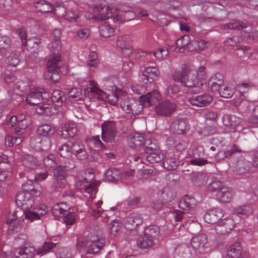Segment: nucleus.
Segmentation results:
<instances>
[{
    "label": "nucleus",
    "mask_w": 258,
    "mask_h": 258,
    "mask_svg": "<svg viewBox=\"0 0 258 258\" xmlns=\"http://www.w3.org/2000/svg\"><path fill=\"white\" fill-rule=\"evenodd\" d=\"M134 99L133 98H125L122 99L120 103V107L122 109L127 113H130L131 109L132 108V104H133Z\"/></svg>",
    "instance_id": "5fc2aeb1"
},
{
    "label": "nucleus",
    "mask_w": 258,
    "mask_h": 258,
    "mask_svg": "<svg viewBox=\"0 0 258 258\" xmlns=\"http://www.w3.org/2000/svg\"><path fill=\"white\" fill-rule=\"evenodd\" d=\"M189 41V37L188 35H184L176 40V45L179 48L180 52L182 53L186 49Z\"/></svg>",
    "instance_id": "09e8293b"
},
{
    "label": "nucleus",
    "mask_w": 258,
    "mask_h": 258,
    "mask_svg": "<svg viewBox=\"0 0 258 258\" xmlns=\"http://www.w3.org/2000/svg\"><path fill=\"white\" fill-rule=\"evenodd\" d=\"M249 167L248 163L246 161H239L236 164V171L240 174H242L248 172Z\"/></svg>",
    "instance_id": "13d9d810"
},
{
    "label": "nucleus",
    "mask_w": 258,
    "mask_h": 258,
    "mask_svg": "<svg viewBox=\"0 0 258 258\" xmlns=\"http://www.w3.org/2000/svg\"><path fill=\"white\" fill-rule=\"evenodd\" d=\"M101 138L104 142L110 145H115L120 141V137L117 132L102 133Z\"/></svg>",
    "instance_id": "c9c22d12"
},
{
    "label": "nucleus",
    "mask_w": 258,
    "mask_h": 258,
    "mask_svg": "<svg viewBox=\"0 0 258 258\" xmlns=\"http://www.w3.org/2000/svg\"><path fill=\"white\" fill-rule=\"evenodd\" d=\"M16 203L18 207H21L24 210L25 214L26 210H30L33 207L34 198L29 192L22 191L16 195Z\"/></svg>",
    "instance_id": "6e6552de"
},
{
    "label": "nucleus",
    "mask_w": 258,
    "mask_h": 258,
    "mask_svg": "<svg viewBox=\"0 0 258 258\" xmlns=\"http://www.w3.org/2000/svg\"><path fill=\"white\" fill-rule=\"evenodd\" d=\"M160 75V71L157 68L148 67L143 72L142 80L146 83L153 82L158 80Z\"/></svg>",
    "instance_id": "a211bd4d"
},
{
    "label": "nucleus",
    "mask_w": 258,
    "mask_h": 258,
    "mask_svg": "<svg viewBox=\"0 0 258 258\" xmlns=\"http://www.w3.org/2000/svg\"><path fill=\"white\" fill-rule=\"evenodd\" d=\"M145 139L144 136L140 133H136L133 134L130 138L128 139L127 142L128 145L132 148L140 147L143 145Z\"/></svg>",
    "instance_id": "f704fd0d"
},
{
    "label": "nucleus",
    "mask_w": 258,
    "mask_h": 258,
    "mask_svg": "<svg viewBox=\"0 0 258 258\" xmlns=\"http://www.w3.org/2000/svg\"><path fill=\"white\" fill-rule=\"evenodd\" d=\"M61 48L60 41H51L49 48L53 53L47 62V71L44 74L45 80L55 83L57 82L60 76L58 73V67L61 63L59 51Z\"/></svg>",
    "instance_id": "f03ea898"
},
{
    "label": "nucleus",
    "mask_w": 258,
    "mask_h": 258,
    "mask_svg": "<svg viewBox=\"0 0 258 258\" xmlns=\"http://www.w3.org/2000/svg\"><path fill=\"white\" fill-rule=\"evenodd\" d=\"M207 244V236L203 233L192 237L190 241L191 247L195 250H199L200 252H204V249L208 247Z\"/></svg>",
    "instance_id": "dca6fc26"
},
{
    "label": "nucleus",
    "mask_w": 258,
    "mask_h": 258,
    "mask_svg": "<svg viewBox=\"0 0 258 258\" xmlns=\"http://www.w3.org/2000/svg\"><path fill=\"white\" fill-rule=\"evenodd\" d=\"M138 246L142 249H150L154 245V240L144 234V236L137 240Z\"/></svg>",
    "instance_id": "a19ab883"
},
{
    "label": "nucleus",
    "mask_w": 258,
    "mask_h": 258,
    "mask_svg": "<svg viewBox=\"0 0 258 258\" xmlns=\"http://www.w3.org/2000/svg\"><path fill=\"white\" fill-rule=\"evenodd\" d=\"M235 225L234 220L232 218L227 217L219 222L215 230L218 234H226L231 231Z\"/></svg>",
    "instance_id": "4468645a"
},
{
    "label": "nucleus",
    "mask_w": 258,
    "mask_h": 258,
    "mask_svg": "<svg viewBox=\"0 0 258 258\" xmlns=\"http://www.w3.org/2000/svg\"><path fill=\"white\" fill-rule=\"evenodd\" d=\"M162 161L164 167L168 170H175L179 164L178 159L172 154H168Z\"/></svg>",
    "instance_id": "cd10ccee"
},
{
    "label": "nucleus",
    "mask_w": 258,
    "mask_h": 258,
    "mask_svg": "<svg viewBox=\"0 0 258 258\" xmlns=\"http://www.w3.org/2000/svg\"><path fill=\"white\" fill-rule=\"evenodd\" d=\"M89 93H91L92 97L96 98L99 100L106 101L113 106L116 105L119 98L118 92H114L111 94L108 95L105 92L98 88L94 85L87 87L85 90V95Z\"/></svg>",
    "instance_id": "20e7f679"
},
{
    "label": "nucleus",
    "mask_w": 258,
    "mask_h": 258,
    "mask_svg": "<svg viewBox=\"0 0 258 258\" xmlns=\"http://www.w3.org/2000/svg\"><path fill=\"white\" fill-rule=\"evenodd\" d=\"M35 248L32 244H25L23 247H19L15 250V258H33Z\"/></svg>",
    "instance_id": "f3484780"
},
{
    "label": "nucleus",
    "mask_w": 258,
    "mask_h": 258,
    "mask_svg": "<svg viewBox=\"0 0 258 258\" xmlns=\"http://www.w3.org/2000/svg\"><path fill=\"white\" fill-rule=\"evenodd\" d=\"M246 24H244L243 25H241L239 23L235 21H231L229 23L227 24L224 26L225 29H230L241 30L243 28H246Z\"/></svg>",
    "instance_id": "69168bd1"
},
{
    "label": "nucleus",
    "mask_w": 258,
    "mask_h": 258,
    "mask_svg": "<svg viewBox=\"0 0 258 258\" xmlns=\"http://www.w3.org/2000/svg\"><path fill=\"white\" fill-rule=\"evenodd\" d=\"M68 95L71 102H75L81 100L82 98V94L80 89L72 88L69 90Z\"/></svg>",
    "instance_id": "3c124183"
},
{
    "label": "nucleus",
    "mask_w": 258,
    "mask_h": 258,
    "mask_svg": "<svg viewBox=\"0 0 258 258\" xmlns=\"http://www.w3.org/2000/svg\"><path fill=\"white\" fill-rule=\"evenodd\" d=\"M222 216L221 209H214L206 212L204 215V220L209 224H214L218 222Z\"/></svg>",
    "instance_id": "5701e85b"
},
{
    "label": "nucleus",
    "mask_w": 258,
    "mask_h": 258,
    "mask_svg": "<svg viewBox=\"0 0 258 258\" xmlns=\"http://www.w3.org/2000/svg\"><path fill=\"white\" fill-rule=\"evenodd\" d=\"M233 195L232 189L229 187L224 186L221 190L217 191L216 196L221 202L227 203L231 201Z\"/></svg>",
    "instance_id": "7c9ffc66"
},
{
    "label": "nucleus",
    "mask_w": 258,
    "mask_h": 258,
    "mask_svg": "<svg viewBox=\"0 0 258 258\" xmlns=\"http://www.w3.org/2000/svg\"><path fill=\"white\" fill-rule=\"evenodd\" d=\"M17 33L21 40L22 45L26 46L28 48L37 49L43 42V40L38 37L27 39L26 31L23 28L17 29Z\"/></svg>",
    "instance_id": "0eeeda50"
},
{
    "label": "nucleus",
    "mask_w": 258,
    "mask_h": 258,
    "mask_svg": "<svg viewBox=\"0 0 258 258\" xmlns=\"http://www.w3.org/2000/svg\"><path fill=\"white\" fill-rule=\"evenodd\" d=\"M6 61L9 66H17L21 61L19 53L16 52L11 53L7 57Z\"/></svg>",
    "instance_id": "8fccbe9b"
},
{
    "label": "nucleus",
    "mask_w": 258,
    "mask_h": 258,
    "mask_svg": "<svg viewBox=\"0 0 258 258\" xmlns=\"http://www.w3.org/2000/svg\"><path fill=\"white\" fill-rule=\"evenodd\" d=\"M176 104L169 100L159 102L155 107L157 114L168 116L171 115L176 109Z\"/></svg>",
    "instance_id": "f8f14e48"
},
{
    "label": "nucleus",
    "mask_w": 258,
    "mask_h": 258,
    "mask_svg": "<svg viewBox=\"0 0 258 258\" xmlns=\"http://www.w3.org/2000/svg\"><path fill=\"white\" fill-rule=\"evenodd\" d=\"M52 102L57 103L61 105L66 100L64 93L59 90H55L53 91L51 96Z\"/></svg>",
    "instance_id": "a18cd8bd"
},
{
    "label": "nucleus",
    "mask_w": 258,
    "mask_h": 258,
    "mask_svg": "<svg viewBox=\"0 0 258 258\" xmlns=\"http://www.w3.org/2000/svg\"><path fill=\"white\" fill-rule=\"evenodd\" d=\"M37 108V111L38 113L46 116H51L55 113L54 111L55 110L54 107L48 104H45V103H42Z\"/></svg>",
    "instance_id": "c03bdc74"
},
{
    "label": "nucleus",
    "mask_w": 258,
    "mask_h": 258,
    "mask_svg": "<svg viewBox=\"0 0 258 258\" xmlns=\"http://www.w3.org/2000/svg\"><path fill=\"white\" fill-rule=\"evenodd\" d=\"M94 11L96 13L94 18L101 21L107 20L112 16L110 7L105 5L100 4L96 6Z\"/></svg>",
    "instance_id": "aec40b11"
},
{
    "label": "nucleus",
    "mask_w": 258,
    "mask_h": 258,
    "mask_svg": "<svg viewBox=\"0 0 258 258\" xmlns=\"http://www.w3.org/2000/svg\"><path fill=\"white\" fill-rule=\"evenodd\" d=\"M227 255L229 258H244L240 243L235 242L230 246L227 249Z\"/></svg>",
    "instance_id": "2f4dec72"
},
{
    "label": "nucleus",
    "mask_w": 258,
    "mask_h": 258,
    "mask_svg": "<svg viewBox=\"0 0 258 258\" xmlns=\"http://www.w3.org/2000/svg\"><path fill=\"white\" fill-rule=\"evenodd\" d=\"M208 179L207 176L201 172H192L190 176L191 182L197 186H200L206 184Z\"/></svg>",
    "instance_id": "473e14b6"
},
{
    "label": "nucleus",
    "mask_w": 258,
    "mask_h": 258,
    "mask_svg": "<svg viewBox=\"0 0 258 258\" xmlns=\"http://www.w3.org/2000/svg\"><path fill=\"white\" fill-rule=\"evenodd\" d=\"M124 176V174L118 168L115 167L108 169L105 174L106 179L112 182L118 181L122 179Z\"/></svg>",
    "instance_id": "bb28decb"
},
{
    "label": "nucleus",
    "mask_w": 258,
    "mask_h": 258,
    "mask_svg": "<svg viewBox=\"0 0 258 258\" xmlns=\"http://www.w3.org/2000/svg\"><path fill=\"white\" fill-rule=\"evenodd\" d=\"M75 167V161L69 158H66L61 165L57 166L53 172L56 178L53 186L56 188L61 187L65 183L66 172L73 169Z\"/></svg>",
    "instance_id": "7ed1b4c3"
},
{
    "label": "nucleus",
    "mask_w": 258,
    "mask_h": 258,
    "mask_svg": "<svg viewBox=\"0 0 258 258\" xmlns=\"http://www.w3.org/2000/svg\"><path fill=\"white\" fill-rule=\"evenodd\" d=\"M43 161L44 165L49 168H54L56 165L53 155L44 156Z\"/></svg>",
    "instance_id": "680f3d73"
},
{
    "label": "nucleus",
    "mask_w": 258,
    "mask_h": 258,
    "mask_svg": "<svg viewBox=\"0 0 258 258\" xmlns=\"http://www.w3.org/2000/svg\"><path fill=\"white\" fill-rule=\"evenodd\" d=\"M34 5L36 9L40 13H49L53 9V5L45 0L38 1L35 3Z\"/></svg>",
    "instance_id": "4c0bfd02"
},
{
    "label": "nucleus",
    "mask_w": 258,
    "mask_h": 258,
    "mask_svg": "<svg viewBox=\"0 0 258 258\" xmlns=\"http://www.w3.org/2000/svg\"><path fill=\"white\" fill-rule=\"evenodd\" d=\"M130 42L128 36H119L117 37L116 45L122 50L123 53L128 55L133 52V49L130 45Z\"/></svg>",
    "instance_id": "a878e982"
},
{
    "label": "nucleus",
    "mask_w": 258,
    "mask_h": 258,
    "mask_svg": "<svg viewBox=\"0 0 258 258\" xmlns=\"http://www.w3.org/2000/svg\"><path fill=\"white\" fill-rule=\"evenodd\" d=\"M77 132V127L74 123L67 122L61 127L60 135L63 138L74 137Z\"/></svg>",
    "instance_id": "c756f323"
},
{
    "label": "nucleus",
    "mask_w": 258,
    "mask_h": 258,
    "mask_svg": "<svg viewBox=\"0 0 258 258\" xmlns=\"http://www.w3.org/2000/svg\"><path fill=\"white\" fill-rule=\"evenodd\" d=\"M204 156L203 149L199 147L192 151V157L189 162L191 164L196 166H203L208 163V160L202 158Z\"/></svg>",
    "instance_id": "4be33fe9"
},
{
    "label": "nucleus",
    "mask_w": 258,
    "mask_h": 258,
    "mask_svg": "<svg viewBox=\"0 0 258 258\" xmlns=\"http://www.w3.org/2000/svg\"><path fill=\"white\" fill-rule=\"evenodd\" d=\"M57 257L72 258L70 249L68 247L59 248L57 252Z\"/></svg>",
    "instance_id": "0e129e2a"
},
{
    "label": "nucleus",
    "mask_w": 258,
    "mask_h": 258,
    "mask_svg": "<svg viewBox=\"0 0 258 258\" xmlns=\"http://www.w3.org/2000/svg\"><path fill=\"white\" fill-rule=\"evenodd\" d=\"M241 118L234 115L225 114L222 117V122L224 126L230 127L231 131H235L236 127L242 122Z\"/></svg>",
    "instance_id": "393cba45"
},
{
    "label": "nucleus",
    "mask_w": 258,
    "mask_h": 258,
    "mask_svg": "<svg viewBox=\"0 0 258 258\" xmlns=\"http://www.w3.org/2000/svg\"><path fill=\"white\" fill-rule=\"evenodd\" d=\"M100 232H96L94 231H91L88 235H86V240L88 244L92 243L94 242H98L101 240H105L100 236Z\"/></svg>",
    "instance_id": "6e6d98bb"
},
{
    "label": "nucleus",
    "mask_w": 258,
    "mask_h": 258,
    "mask_svg": "<svg viewBox=\"0 0 258 258\" xmlns=\"http://www.w3.org/2000/svg\"><path fill=\"white\" fill-rule=\"evenodd\" d=\"M235 92V89L233 88L228 87H224L223 88H221L219 94L222 97L230 98L234 94Z\"/></svg>",
    "instance_id": "bf43d9fd"
},
{
    "label": "nucleus",
    "mask_w": 258,
    "mask_h": 258,
    "mask_svg": "<svg viewBox=\"0 0 258 258\" xmlns=\"http://www.w3.org/2000/svg\"><path fill=\"white\" fill-rule=\"evenodd\" d=\"M99 184V182H93L88 184L85 178L78 182V185L80 186V188L84 189V192L88 194L89 195V197L92 199L95 198V195L98 190L97 187Z\"/></svg>",
    "instance_id": "6ab92c4d"
},
{
    "label": "nucleus",
    "mask_w": 258,
    "mask_h": 258,
    "mask_svg": "<svg viewBox=\"0 0 258 258\" xmlns=\"http://www.w3.org/2000/svg\"><path fill=\"white\" fill-rule=\"evenodd\" d=\"M248 121L252 123H258V105L252 109V114L249 117Z\"/></svg>",
    "instance_id": "774afa93"
},
{
    "label": "nucleus",
    "mask_w": 258,
    "mask_h": 258,
    "mask_svg": "<svg viewBox=\"0 0 258 258\" xmlns=\"http://www.w3.org/2000/svg\"><path fill=\"white\" fill-rule=\"evenodd\" d=\"M54 132V127L48 124L42 125L37 129L38 134L44 137H50Z\"/></svg>",
    "instance_id": "79ce46f5"
},
{
    "label": "nucleus",
    "mask_w": 258,
    "mask_h": 258,
    "mask_svg": "<svg viewBox=\"0 0 258 258\" xmlns=\"http://www.w3.org/2000/svg\"><path fill=\"white\" fill-rule=\"evenodd\" d=\"M234 94H235V97L230 100V104L232 105L237 107L240 105H244L248 106L247 109H250V102L245 100V96L243 93L235 92Z\"/></svg>",
    "instance_id": "72a5a7b5"
},
{
    "label": "nucleus",
    "mask_w": 258,
    "mask_h": 258,
    "mask_svg": "<svg viewBox=\"0 0 258 258\" xmlns=\"http://www.w3.org/2000/svg\"><path fill=\"white\" fill-rule=\"evenodd\" d=\"M143 221V218L141 215L138 213H130L124 219V226L126 229L132 230L136 229Z\"/></svg>",
    "instance_id": "2eb2a0df"
},
{
    "label": "nucleus",
    "mask_w": 258,
    "mask_h": 258,
    "mask_svg": "<svg viewBox=\"0 0 258 258\" xmlns=\"http://www.w3.org/2000/svg\"><path fill=\"white\" fill-rule=\"evenodd\" d=\"M142 147L146 153L159 150V147L155 141L152 142L150 139H145Z\"/></svg>",
    "instance_id": "49530a36"
},
{
    "label": "nucleus",
    "mask_w": 258,
    "mask_h": 258,
    "mask_svg": "<svg viewBox=\"0 0 258 258\" xmlns=\"http://www.w3.org/2000/svg\"><path fill=\"white\" fill-rule=\"evenodd\" d=\"M22 165L28 169H35L40 166L38 160L33 156L30 154H25L22 156Z\"/></svg>",
    "instance_id": "c85d7f7f"
},
{
    "label": "nucleus",
    "mask_w": 258,
    "mask_h": 258,
    "mask_svg": "<svg viewBox=\"0 0 258 258\" xmlns=\"http://www.w3.org/2000/svg\"><path fill=\"white\" fill-rule=\"evenodd\" d=\"M49 94L43 89H35L27 95L26 101L31 105H36L48 101Z\"/></svg>",
    "instance_id": "423d86ee"
},
{
    "label": "nucleus",
    "mask_w": 258,
    "mask_h": 258,
    "mask_svg": "<svg viewBox=\"0 0 258 258\" xmlns=\"http://www.w3.org/2000/svg\"><path fill=\"white\" fill-rule=\"evenodd\" d=\"M28 126V122H18L15 127V132L18 135L24 133Z\"/></svg>",
    "instance_id": "338daca9"
},
{
    "label": "nucleus",
    "mask_w": 258,
    "mask_h": 258,
    "mask_svg": "<svg viewBox=\"0 0 258 258\" xmlns=\"http://www.w3.org/2000/svg\"><path fill=\"white\" fill-rule=\"evenodd\" d=\"M63 10L64 14H62L61 16H63L65 19H67L69 21H73L77 20L78 15V12L77 11H74L73 10H68L67 12L65 11V9L63 7H59L58 10Z\"/></svg>",
    "instance_id": "4d7b16f0"
},
{
    "label": "nucleus",
    "mask_w": 258,
    "mask_h": 258,
    "mask_svg": "<svg viewBox=\"0 0 258 258\" xmlns=\"http://www.w3.org/2000/svg\"><path fill=\"white\" fill-rule=\"evenodd\" d=\"M7 223L10 224L9 228L12 229L14 231L17 232L19 229V228L18 227V226L16 225V224L18 223L17 221V216L16 215V213L15 212L13 214L11 215V217H10L8 220Z\"/></svg>",
    "instance_id": "e2e57ef3"
},
{
    "label": "nucleus",
    "mask_w": 258,
    "mask_h": 258,
    "mask_svg": "<svg viewBox=\"0 0 258 258\" xmlns=\"http://www.w3.org/2000/svg\"><path fill=\"white\" fill-rule=\"evenodd\" d=\"M47 211L46 206L41 204L35 207H32L30 210H27L25 213V217L31 221H33L39 219L40 216L46 214Z\"/></svg>",
    "instance_id": "ddd939ff"
},
{
    "label": "nucleus",
    "mask_w": 258,
    "mask_h": 258,
    "mask_svg": "<svg viewBox=\"0 0 258 258\" xmlns=\"http://www.w3.org/2000/svg\"><path fill=\"white\" fill-rule=\"evenodd\" d=\"M172 77L175 82L180 83L182 86L195 88V90L193 91L195 94L202 90L203 82L199 80L196 75L186 65H183L180 69L176 70Z\"/></svg>",
    "instance_id": "f257e3e1"
},
{
    "label": "nucleus",
    "mask_w": 258,
    "mask_h": 258,
    "mask_svg": "<svg viewBox=\"0 0 258 258\" xmlns=\"http://www.w3.org/2000/svg\"><path fill=\"white\" fill-rule=\"evenodd\" d=\"M196 204V199L187 195L183 196L178 201L179 208L183 210H189L190 214H193Z\"/></svg>",
    "instance_id": "412c9836"
},
{
    "label": "nucleus",
    "mask_w": 258,
    "mask_h": 258,
    "mask_svg": "<svg viewBox=\"0 0 258 258\" xmlns=\"http://www.w3.org/2000/svg\"><path fill=\"white\" fill-rule=\"evenodd\" d=\"M11 41L7 36L0 35V54L5 55L11 48Z\"/></svg>",
    "instance_id": "58836bf2"
},
{
    "label": "nucleus",
    "mask_w": 258,
    "mask_h": 258,
    "mask_svg": "<svg viewBox=\"0 0 258 258\" xmlns=\"http://www.w3.org/2000/svg\"><path fill=\"white\" fill-rule=\"evenodd\" d=\"M188 127L187 120L179 117H175L170 125V129L172 133L179 135H185Z\"/></svg>",
    "instance_id": "1a4fd4ad"
},
{
    "label": "nucleus",
    "mask_w": 258,
    "mask_h": 258,
    "mask_svg": "<svg viewBox=\"0 0 258 258\" xmlns=\"http://www.w3.org/2000/svg\"><path fill=\"white\" fill-rule=\"evenodd\" d=\"M105 240H101L98 242L89 244L86 254H96L98 253L105 246Z\"/></svg>",
    "instance_id": "e433bc0d"
},
{
    "label": "nucleus",
    "mask_w": 258,
    "mask_h": 258,
    "mask_svg": "<svg viewBox=\"0 0 258 258\" xmlns=\"http://www.w3.org/2000/svg\"><path fill=\"white\" fill-rule=\"evenodd\" d=\"M100 35L105 38L109 37L114 32V29L108 25H103L100 27Z\"/></svg>",
    "instance_id": "052dcab7"
},
{
    "label": "nucleus",
    "mask_w": 258,
    "mask_h": 258,
    "mask_svg": "<svg viewBox=\"0 0 258 258\" xmlns=\"http://www.w3.org/2000/svg\"><path fill=\"white\" fill-rule=\"evenodd\" d=\"M213 101L212 96L208 93L193 95L188 99V101L192 105L203 107L209 105Z\"/></svg>",
    "instance_id": "9b49d317"
},
{
    "label": "nucleus",
    "mask_w": 258,
    "mask_h": 258,
    "mask_svg": "<svg viewBox=\"0 0 258 258\" xmlns=\"http://www.w3.org/2000/svg\"><path fill=\"white\" fill-rule=\"evenodd\" d=\"M234 213L237 215L248 216L252 213L251 207L248 205L237 206L234 208Z\"/></svg>",
    "instance_id": "de8ad7c7"
},
{
    "label": "nucleus",
    "mask_w": 258,
    "mask_h": 258,
    "mask_svg": "<svg viewBox=\"0 0 258 258\" xmlns=\"http://www.w3.org/2000/svg\"><path fill=\"white\" fill-rule=\"evenodd\" d=\"M147 154V155L146 156V160L150 164L159 163L164 159L163 155L159 153V150L148 153Z\"/></svg>",
    "instance_id": "ea45409f"
},
{
    "label": "nucleus",
    "mask_w": 258,
    "mask_h": 258,
    "mask_svg": "<svg viewBox=\"0 0 258 258\" xmlns=\"http://www.w3.org/2000/svg\"><path fill=\"white\" fill-rule=\"evenodd\" d=\"M145 235L153 240L159 235L160 229L156 225H150L144 229Z\"/></svg>",
    "instance_id": "37998d69"
},
{
    "label": "nucleus",
    "mask_w": 258,
    "mask_h": 258,
    "mask_svg": "<svg viewBox=\"0 0 258 258\" xmlns=\"http://www.w3.org/2000/svg\"><path fill=\"white\" fill-rule=\"evenodd\" d=\"M74 142L68 141L66 143L57 145V152L60 156L67 158L71 157L73 153Z\"/></svg>",
    "instance_id": "b1692460"
},
{
    "label": "nucleus",
    "mask_w": 258,
    "mask_h": 258,
    "mask_svg": "<svg viewBox=\"0 0 258 258\" xmlns=\"http://www.w3.org/2000/svg\"><path fill=\"white\" fill-rule=\"evenodd\" d=\"M78 160H84L88 159L89 161H93L97 158V153L94 152L92 158H89L85 145L81 142H74L73 153Z\"/></svg>",
    "instance_id": "9d476101"
},
{
    "label": "nucleus",
    "mask_w": 258,
    "mask_h": 258,
    "mask_svg": "<svg viewBox=\"0 0 258 258\" xmlns=\"http://www.w3.org/2000/svg\"><path fill=\"white\" fill-rule=\"evenodd\" d=\"M57 243H53L52 242H45L43 245L37 249L38 254H44L49 251L53 247H56Z\"/></svg>",
    "instance_id": "864d4df0"
},
{
    "label": "nucleus",
    "mask_w": 258,
    "mask_h": 258,
    "mask_svg": "<svg viewBox=\"0 0 258 258\" xmlns=\"http://www.w3.org/2000/svg\"><path fill=\"white\" fill-rule=\"evenodd\" d=\"M156 100V98L152 92H149L145 96H141L139 101L134 100L133 104H132L133 105L131 109V112H130V113L139 114L143 111L144 107H149L153 106Z\"/></svg>",
    "instance_id": "39448f33"
},
{
    "label": "nucleus",
    "mask_w": 258,
    "mask_h": 258,
    "mask_svg": "<svg viewBox=\"0 0 258 258\" xmlns=\"http://www.w3.org/2000/svg\"><path fill=\"white\" fill-rule=\"evenodd\" d=\"M102 133L117 132L113 121H106L101 124Z\"/></svg>",
    "instance_id": "603ef678"
}]
</instances>
